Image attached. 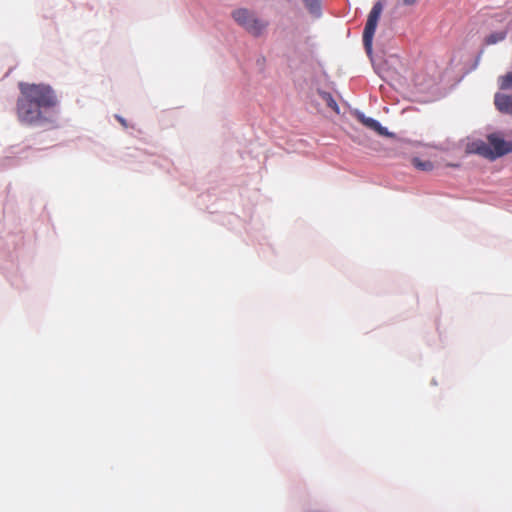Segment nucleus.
<instances>
[{
    "label": "nucleus",
    "instance_id": "obj_1",
    "mask_svg": "<svg viewBox=\"0 0 512 512\" xmlns=\"http://www.w3.org/2000/svg\"><path fill=\"white\" fill-rule=\"evenodd\" d=\"M19 90L20 96L27 102L34 103L48 112L58 103L56 93L49 85L20 82Z\"/></svg>",
    "mask_w": 512,
    "mask_h": 512
},
{
    "label": "nucleus",
    "instance_id": "obj_2",
    "mask_svg": "<svg viewBox=\"0 0 512 512\" xmlns=\"http://www.w3.org/2000/svg\"><path fill=\"white\" fill-rule=\"evenodd\" d=\"M17 117L26 125H45L54 122L52 114L38 105L27 102L19 96L17 100Z\"/></svg>",
    "mask_w": 512,
    "mask_h": 512
},
{
    "label": "nucleus",
    "instance_id": "obj_3",
    "mask_svg": "<svg viewBox=\"0 0 512 512\" xmlns=\"http://www.w3.org/2000/svg\"><path fill=\"white\" fill-rule=\"evenodd\" d=\"M487 140V143L480 142L476 144L475 148L477 154L487 159L494 160L512 151L510 144L497 134H490Z\"/></svg>",
    "mask_w": 512,
    "mask_h": 512
},
{
    "label": "nucleus",
    "instance_id": "obj_4",
    "mask_svg": "<svg viewBox=\"0 0 512 512\" xmlns=\"http://www.w3.org/2000/svg\"><path fill=\"white\" fill-rule=\"evenodd\" d=\"M233 19L249 33L259 35L266 24L256 18L255 14L246 8H239L233 11Z\"/></svg>",
    "mask_w": 512,
    "mask_h": 512
},
{
    "label": "nucleus",
    "instance_id": "obj_5",
    "mask_svg": "<svg viewBox=\"0 0 512 512\" xmlns=\"http://www.w3.org/2000/svg\"><path fill=\"white\" fill-rule=\"evenodd\" d=\"M382 11L383 4L378 1L374 4L371 11L369 12L363 31V44L367 53H371L372 51V42Z\"/></svg>",
    "mask_w": 512,
    "mask_h": 512
},
{
    "label": "nucleus",
    "instance_id": "obj_6",
    "mask_svg": "<svg viewBox=\"0 0 512 512\" xmlns=\"http://www.w3.org/2000/svg\"><path fill=\"white\" fill-rule=\"evenodd\" d=\"M494 105L499 112L512 115V95L496 93L494 96Z\"/></svg>",
    "mask_w": 512,
    "mask_h": 512
},
{
    "label": "nucleus",
    "instance_id": "obj_7",
    "mask_svg": "<svg viewBox=\"0 0 512 512\" xmlns=\"http://www.w3.org/2000/svg\"><path fill=\"white\" fill-rule=\"evenodd\" d=\"M507 34H508L507 29H502V30L492 32L484 38V44L487 46H490V45H495L499 42H502L503 40L506 39Z\"/></svg>",
    "mask_w": 512,
    "mask_h": 512
},
{
    "label": "nucleus",
    "instance_id": "obj_8",
    "mask_svg": "<svg viewBox=\"0 0 512 512\" xmlns=\"http://www.w3.org/2000/svg\"><path fill=\"white\" fill-rule=\"evenodd\" d=\"M360 120L366 127L378 132L380 135L386 134V129L383 128L377 120L369 117H364L363 115L360 117Z\"/></svg>",
    "mask_w": 512,
    "mask_h": 512
},
{
    "label": "nucleus",
    "instance_id": "obj_9",
    "mask_svg": "<svg viewBox=\"0 0 512 512\" xmlns=\"http://www.w3.org/2000/svg\"><path fill=\"white\" fill-rule=\"evenodd\" d=\"M323 100L326 102V104L334 110L336 113H339V106L333 96L328 92L321 93Z\"/></svg>",
    "mask_w": 512,
    "mask_h": 512
},
{
    "label": "nucleus",
    "instance_id": "obj_10",
    "mask_svg": "<svg viewBox=\"0 0 512 512\" xmlns=\"http://www.w3.org/2000/svg\"><path fill=\"white\" fill-rule=\"evenodd\" d=\"M303 2L311 13L319 14L320 0H303Z\"/></svg>",
    "mask_w": 512,
    "mask_h": 512
},
{
    "label": "nucleus",
    "instance_id": "obj_11",
    "mask_svg": "<svg viewBox=\"0 0 512 512\" xmlns=\"http://www.w3.org/2000/svg\"><path fill=\"white\" fill-rule=\"evenodd\" d=\"M500 88L504 90L512 89V72H509L500 78Z\"/></svg>",
    "mask_w": 512,
    "mask_h": 512
},
{
    "label": "nucleus",
    "instance_id": "obj_12",
    "mask_svg": "<svg viewBox=\"0 0 512 512\" xmlns=\"http://www.w3.org/2000/svg\"><path fill=\"white\" fill-rule=\"evenodd\" d=\"M416 168L424 171L431 170L433 168V164L430 161H420L419 159H414L413 161Z\"/></svg>",
    "mask_w": 512,
    "mask_h": 512
},
{
    "label": "nucleus",
    "instance_id": "obj_13",
    "mask_svg": "<svg viewBox=\"0 0 512 512\" xmlns=\"http://www.w3.org/2000/svg\"><path fill=\"white\" fill-rule=\"evenodd\" d=\"M417 0H403V4L405 6H413L414 4H416Z\"/></svg>",
    "mask_w": 512,
    "mask_h": 512
},
{
    "label": "nucleus",
    "instance_id": "obj_14",
    "mask_svg": "<svg viewBox=\"0 0 512 512\" xmlns=\"http://www.w3.org/2000/svg\"><path fill=\"white\" fill-rule=\"evenodd\" d=\"M119 121H120L123 125H125V126H126V123H125V121H124L122 118H119Z\"/></svg>",
    "mask_w": 512,
    "mask_h": 512
}]
</instances>
